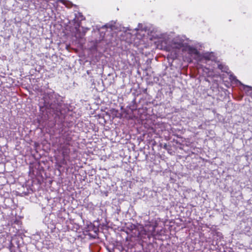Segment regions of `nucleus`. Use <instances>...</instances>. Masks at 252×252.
I'll use <instances>...</instances> for the list:
<instances>
[{"mask_svg": "<svg viewBox=\"0 0 252 252\" xmlns=\"http://www.w3.org/2000/svg\"><path fill=\"white\" fill-rule=\"evenodd\" d=\"M104 27L106 28H109L110 29H112V26L110 25V24H106V25H104V26H103L102 27V28H104Z\"/></svg>", "mask_w": 252, "mask_h": 252, "instance_id": "obj_4", "label": "nucleus"}, {"mask_svg": "<svg viewBox=\"0 0 252 252\" xmlns=\"http://www.w3.org/2000/svg\"><path fill=\"white\" fill-rule=\"evenodd\" d=\"M161 36V34L160 33H157L155 35H152V38H159Z\"/></svg>", "mask_w": 252, "mask_h": 252, "instance_id": "obj_3", "label": "nucleus"}, {"mask_svg": "<svg viewBox=\"0 0 252 252\" xmlns=\"http://www.w3.org/2000/svg\"><path fill=\"white\" fill-rule=\"evenodd\" d=\"M155 227H156V225H154L153 226V230H152V233H153L155 231Z\"/></svg>", "mask_w": 252, "mask_h": 252, "instance_id": "obj_6", "label": "nucleus"}, {"mask_svg": "<svg viewBox=\"0 0 252 252\" xmlns=\"http://www.w3.org/2000/svg\"><path fill=\"white\" fill-rule=\"evenodd\" d=\"M220 66H221V65H219V68H220V69H221V68L220 67Z\"/></svg>", "mask_w": 252, "mask_h": 252, "instance_id": "obj_7", "label": "nucleus"}, {"mask_svg": "<svg viewBox=\"0 0 252 252\" xmlns=\"http://www.w3.org/2000/svg\"><path fill=\"white\" fill-rule=\"evenodd\" d=\"M251 89V87L248 86H244V89Z\"/></svg>", "mask_w": 252, "mask_h": 252, "instance_id": "obj_5", "label": "nucleus"}, {"mask_svg": "<svg viewBox=\"0 0 252 252\" xmlns=\"http://www.w3.org/2000/svg\"><path fill=\"white\" fill-rule=\"evenodd\" d=\"M187 49L189 53L191 55L197 56L199 54L197 50L193 47L189 46Z\"/></svg>", "mask_w": 252, "mask_h": 252, "instance_id": "obj_2", "label": "nucleus"}, {"mask_svg": "<svg viewBox=\"0 0 252 252\" xmlns=\"http://www.w3.org/2000/svg\"><path fill=\"white\" fill-rule=\"evenodd\" d=\"M80 26V23H77L75 27V31L74 32L76 37H82L85 34L86 32L89 30V29L88 28L82 27V32H81L79 29Z\"/></svg>", "mask_w": 252, "mask_h": 252, "instance_id": "obj_1", "label": "nucleus"}]
</instances>
